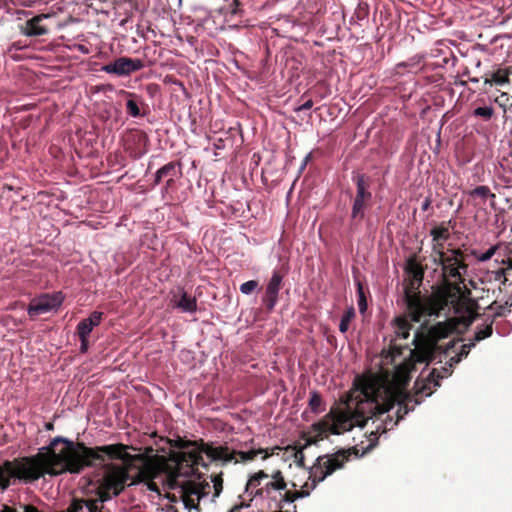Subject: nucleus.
Listing matches in <instances>:
<instances>
[{
    "label": "nucleus",
    "mask_w": 512,
    "mask_h": 512,
    "mask_svg": "<svg viewBox=\"0 0 512 512\" xmlns=\"http://www.w3.org/2000/svg\"><path fill=\"white\" fill-rule=\"evenodd\" d=\"M145 453L131 455L127 450H39V453L31 457L14 459L5 464L6 470L11 476L20 478L26 482L38 480L45 474L59 475L65 472L80 473L85 467L102 465L103 452L109 458H120L124 466H113L104 478V487L113 490L118 496L130 479L129 470L138 469L134 483L152 481L161 474H166L170 480L181 477L180 466L182 456L174 459V466L169 459L160 455H149L150 452H167V450H143Z\"/></svg>",
    "instance_id": "f257e3e1"
},
{
    "label": "nucleus",
    "mask_w": 512,
    "mask_h": 512,
    "mask_svg": "<svg viewBox=\"0 0 512 512\" xmlns=\"http://www.w3.org/2000/svg\"><path fill=\"white\" fill-rule=\"evenodd\" d=\"M410 368L407 364L399 365L389 379L385 376H368L359 379L357 387L350 393L343 403L341 411L334 421H330V428L335 432H345L354 426L363 427L373 417L381 418L385 413L382 433L397 425L414 406L408 407L410 398L406 394V385L409 382Z\"/></svg>",
    "instance_id": "f03ea898"
},
{
    "label": "nucleus",
    "mask_w": 512,
    "mask_h": 512,
    "mask_svg": "<svg viewBox=\"0 0 512 512\" xmlns=\"http://www.w3.org/2000/svg\"><path fill=\"white\" fill-rule=\"evenodd\" d=\"M410 368L407 364L399 365L389 379L385 376H368L359 379L357 387L350 393L343 403L341 411L334 421H330V428L335 432H345L354 426L363 427L373 417L381 418L385 413L382 433L397 425L414 406L408 407L410 398L406 394V385L409 382Z\"/></svg>",
    "instance_id": "7ed1b4c3"
},
{
    "label": "nucleus",
    "mask_w": 512,
    "mask_h": 512,
    "mask_svg": "<svg viewBox=\"0 0 512 512\" xmlns=\"http://www.w3.org/2000/svg\"><path fill=\"white\" fill-rule=\"evenodd\" d=\"M441 266L445 285L429 298L423 299L419 293L406 290L407 307L412 319L418 321L421 316H439L449 307L458 316L464 326H469L476 317L475 303L469 298V291L461 284L467 273L463 254L459 250H449L444 257L437 259Z\"/></svg>",
    "instance_id": "20e7f679"
},
{
    "label": "nucleus",
    "mask_w": 512,
    "mask_h": 512,
    "mask_svg": "<svg viewBox=\"0 0 512 512\" xmlns=\"http://www.w3.org/2000/svg\"><path fill=\"white\" fill-rule=\"evenodd\" d=\"M456 329L453 319L438 322L430 327L427 332L416 331L413 344L415 348L410 351L411 360L415 363H425L433 358L439 340L448 337Z\"/></svg>",
    "instance_id": "39448f33"
},
{
    "label": "nucleus",
    "mask_w": 512,
    "mask_h": 512,
    "mask_svg": "<svg viewBox=\"0 0 512 512\" xmlns=\"http://www.w3.org/2000/svg\"><path fill=\"white\" fill-rule=\"evenodd\" d=\"M359 451L360 450H336L331 456H318L316 459L317 467L314 471L315 476H317L318 471H320L318 481L324 480L325 477L332 474L335 470L342 468L344 463L348 461L352 455L354 458H361L371 450H362L361 454H359Z\"/></svg>",
    "instance_id": "423d86ee"
},
{
    "label": "nucleus",
    "mask_w": 512,
    "mask_h": 512,
    "mask_svg": "<svg viewBox=\"0 0 512 512\" xmlns=\"http://www.w3.org/2000/svg\"><path fill=\"white\" fill-rule=\"evenodd\" d=\"M343 405L337 407L330 411V413L325 417V419L319 423L314 424L311 429L304 434L303 438L305 440L304 446H292L287 445L284 448H305V446H310L317 444L320 439L328 436V434H341L342 432H335L334 429L328 428L330 426V421H334L337 415L343 411Z\"/></svg>",
    "instance_id": "0eeeda50"
},
{
    "label": "nucleus",
    "mask_w": 512,
    "mask_h": 512,
    "mask_svg": "<svg viewBox=\"0 0 512 512\" xmlns=\"http://www.w3.org/2000/svg\"><path fill=\"white\" fill-rule=\"evenodd\" d=\"M268 477V474L262 470L252 475L247 482L246 492H250L252 494L254 489H256L254 492L255 496L270 497L273 491L286 490L287 483L285 480H280V482L271 480L267 482L264 487L258 488L261 484V481L263 479H267Z\"/></svg>",
    "instance_id": "6e6552de"
},
{
    "label": "nucleus",
    "mask_w": 512,
    "mask_h": 512,
    "mask_svg": "<svg viewBox=\"0 0 512 512\" xmlns=\"http://www.w3.org/2000/svg\"><path fill=\"white\" fill-rule=\"evenodd\" d=\"M169 453V461L174 466V459L177 456H182V465L180 466V473L181 476L183 475H189L190 471L192 470V464L197 462V457L200 452H204L208 455L215 456V455H227V452L229 450H190L189 452H185L184 450H167ZM231 452L235 453L237 450H230Z\"/></svg>",
    "instance_id": "1a4fd4ad"
},
{
    "label": "nucleus",
    "mask_w": 512,
    "mask_h": 512,
    "mask_svg": "<svg viewBox=\"0 0 512 512\" xmlns=\"http://www.w3.org/2000/svg\"><path fill=\"white\" fill-rule=\"evenodd\" d=\"M62 302L61 293L43 294L31 301L27 311L30 316H38L56 310Z\"/></svg>",
    "instance_id": "9d476101"
},
{
    "label": "nucleus",
    "mask_w": 512,
    "mask_h": 512,
    "mask_svg": "<svg viewBox=\"0 0 512 512\" xmlns=\"http://www.w3.org/2000/svg\"><path fill=\"white\" fill-rule=\"evenodd\" d=\"M144 67L141 59H132L128 57H120L115 61L104 65L102 71L117 76H127L133 72L139 71Z\"/></svg>",
    "instance_id": "9b49d317"
},
{
    "label": "nucleus",
    "mask_w": 512,
    "mask_h": 512,
    "mask_svg": "<svg viewBox=\"0 0 512 512\" xmlns=\"http://www.w3.org/2000/svg\"><path fill=\"white\" fill-rule=\"evenodd\" d=\"M356 196L352 206L351 216L354 219H363L364 210L366 208V202L372 197V194L368 190V184L365 181L363 175H358L356 178Z\"/></svg>",
    "instance_id": "f8f14e48"
},
{
    "label": "nucleus",
    "mask_w": 512,
    "mask_h": 512,
    "mask_svg": "<svg viewBox=\"0 0 512 512\" xmlns=\"http://www.w3.org/2000/svg\"><path fill=\"white\" fill-rule=\"evenodd\" d=\"M170 302L173 308L179 309L181 312L194 313L197 311L196 298L189 295L183 288L172 292Z\"/></svg>",
    "instance_id": "ddd939ff"
},
{
    "label": "nucleus",
    "mask_w": 512,
    "mask_h": 512,
    "mask_svg": "<svg viewBox=\"0 0 512 512\" xmlns=\"http://www.w3.org/2000/svg\"><path fill=\"white\" fill-rule=\"evenodd\" d=\"M430 235L432 236V258L433 262L437 263V259L444 257L447 252L444 251V243L450 237V233L447 227L437 226L431 229Z\"/></svg>",
    "instance_id": "4468645a"
},
{
    "label": "nucleus",
    "mask_w": 512,
    "mask_h": 512,
    "mask_svg": "<svg viewBox=\"0 0 512 512\" xmlns=\"http://www.w3.org/2000/svg\"><path fill=\"white\" fill-rule=\"evenodd\" d=\"M282 280L283 276L278 271H274L267 284L266 295L264 298V302L268 310H272L277 303Z\"/></svg>",
    "instance_id": "2eb2a0df"
},
{
    "label": "nucleus",
    "mask_w": 512,
    "mask_h": 512,
    "mask_svg": "<svg viewBox=\"0 0 512 512\" xmlns=\"http://www.w3.org/2000/svg\"><path fill=\"white\" fill-rule=\"evenodd\" d=\"M49 18L47 14H40L26 21L21 31L26 36H41L48 32V28L42 24L43 20Z\"/></svg>",
    "instance_id": "dca6fc26"
},
{
    "label": "nucleus",
    "mask_w": 512,
    "mask_h": 512,
    "mask_svg": "<svg viewBox=\"0 0 512 512\" xmlns=\"http://www.w3.org/2000/svg\"><path fill=\"white\" fill-rule=\"evenodd\" d=\"M405 303L407 304V301L405 300ZM406 310H408V307L406 306ZM422 316L419 318L417 322L421 320ZM410 320L413 322H416L412 319V316L410 315L409 311H407V315L405 316H399L393 321V329L398 338L401 339H407L410 335V330L412 328V325L410 324Z\"/></svg>",
    "instance_id": "f3484780"
},
{
    "label": "nucleus",
    "mask_w": 512,
    "mask_h": 512,
    "mask_svg": "<svg viewBox=\"0 0 512 512\" xmlns=\"http://www.w3.org/2000/svg\"><path fill=\"white\" fill-rule=\"evenodd\" d=\"M102 319V313L94 311L91 315L79 322L77 326V332L79 337H89L93 328L98 326Z\"/></svg>",
    "instance_id": "a211bd4d"
},
{
    "label": "nucleus",
    "mask_w": 512,
    "mask_h": 512,
    "mask_svg": "<svg viewBox=\"0 0 512 512\" xmlns=\"http://www.w3.org/2000/svg\"><path fill=\"white\" fill-rule=\"evenodd\" d=\"M177 174H178V169H177L176 165L174 163L170 162V163L164 165L162 168H160L156 172L155 182L158 184L162 180H166L167 184L169 185L174 180V178L177 176Z\"/></svg>",
    "instance_id": "6ab92c4d"
},
{
    "label": "nucleus",
    "mask_w": 512,
    "mask_h": 512,
    "mask_svg": "<svg viewBox=\"0 0 512 512\" xmlns=\"http://www.w3.org/2000/svg\"><path fill=\"white\" fill-rule=\"evenodd\" d=\"M307 484H305L301 490L298 491H290L286 490L284 494H281V498L279 500V508L282 509L284 507V503H293L299 498H304L309 496V491L305 489Z\"/></svg>",
    "instance_id": "aec40b11"
},
{
    "label": "nucleus",
    "mask_w": 512,
    "mask_h": 512,
    "mask_svg": "<svg viewBox=\"0 0 512 512\" xmlns=\"http://www.w3.org/2000/svg\"><path fill=\"white\" fill-rule=\"evenodd\" d=\"M91 502L89 499L72 497L67 508L59 512H85V510L89 512Z\"/></svg>",
    "instance_id": "412c9836"
},
{
    "label": "nucleus",
    "mask_w": 512,
    "mask_h": 512,
    "mask_svg": "<svg viewBox=\"0 0 512 512\" xmlns=\"http://www.w3.org/2000/svg\"><path fill=\"white\" fill-rule=\"evenodd\" d=\"M509 82V72L507 69H498L491 74L490 79H486L485 83H494L503 86Z\"/></svg>",
    "instance_id": "4be33fe9"
},
{
    "label": "nucleus",
    "mask_w": 512,
    "mask_h": 512,
    "mask_svg": "<svg viewBox=\"0 0 512 512\" xmlns=\"http://www.w3.org/2000/svg\"><path fill=\"white\" fill-rule=\"evenodd\" d=\"M271 451H272L271 453H268V450H246V451L239 450L238 454L242 461L247 462V461H253L258 454L263 453V452H265V455L262 457V459L265 460L270 455L274 454V450H271Z\"/></svg>",
    "instance_id": "5701e85b"
},
{
    "label": "nucleus",
    "mask_w": 512,
    "mask_h": 512,
    "mask_svg": "<svg viewBox=\"0 0 512 512\" xmlns=\"http://www.w3.org/2000/svg\"><path fill=\"white\" fill-rule=\"evenodd\" d=\"M355 317V309L353 307H349L341 317V321L339 324V330L341 333H346L349 329L351 321Z\"/></svg>",
    "instance_id": "b1692460"
},
{
    "label": "nucleus",
    "mask_w": 512,
    "mask_h": 512,
    "mask_svg": "<svg viewBox=\"0 0 512 512\" xmlns=\"http://www.w3.org/2000/svg\"><path fill=\"white\" fill-rule=\"evenodd\" d=\"M471 197H479L483 202H485L488 198L494 199L495 195L491 193L489 187L487 186H478L472 191L469 192Z\"/></svg>",
    "instance_id": "393cba45"
},
{
    "label": "nucleus",
    "mask_w": 512,
    "mask_h": 512,
    "mask_svg": "<svg viewBox=\"0 0 512 512\" xmlns=\"http://www.w3.org/2000/svg\"><path fill=\"white\" fill-rule=\"evenodd\" d=\"M492 334V321L489 324H486L484 327L478 329L475 332V337L473 342H477L489 337Z\"/></svg>",
    "instance_id": "a878e982"
},
{
    "label": "nucleus",
    "mask_w": 512,
    "mask_h": 512,
    "mask_svg": "<svg viewBox=\"0 0 512 512\" xmlns=\"http://www.w3.org/2000/svg\"><path fill=\"white\" fill-rule=\"evenodd\" d=\"M14 460H12L11 462H13ZM9 461H5L2 468H0V487L5 489L9 486V478H17L19 479L18 477H15V476H11L8 471L6 470V467H5V464L8 463Z\"/></svg>",
    "instance_id": "bb28decb"
},
{
    "label": "nucleus",
    "mask_w": 512,
    "mask_h": 512,
    "mask_svg": "<svg viewBox=\"0 0 512 512\" xmlns=\"http://www.w3.org/2000/svg\"><path fill=\"white\" fill-rule=\"evenodd\" d=\"M322 400L321 397L317 393H312L309 400V407L312 412L319 413L321 412Z\"/></svg>",
    "instance_id": "cd10ccee"
},
{
    "label": "nucleus",
    "mask_w": 512,
    "mask_h": 512,
    "mask_svg": "<svg viewBox=\"0 0 512 512\" xmlns=\"http://www.w3.org/2000/svg\"><path fill=\"white\" fill-rule=\"evenodd\" d=\"M258 287V282L255 280H249L247 282H244L240 286L241 293L245 295L251 294L256 288Z\"/></svg>",
    "instance_id": "c85d7f7f"
},
{
    "label": "nucleus",
    "mask_w": 512,
    "mask_h": 512,
    "mask_svg": "<svg viewBox=\"0 0 512 512\" xmlns=\"http://www.w3.org/2000/svg\"><path fill=\"white\" fill-rule=\"evenodd\" d=\"M494 113V110L492 107H478L474 110V115L483 117L485 119H490Z\"/></svg>",
    "instance_id": "c756f323"
},
{
    "label": "nucleus",
    "mask_w": 512,
    "mask_h": 512,
    "mask_svg": "<svg viewBox=\"0 0 512 512\" xmlns=\"http://www.w3.org/2000/svg\"><path fill=\"white\" fill-rule=\"evenodd\" d=\"M126 108H127V112L132 116V117H138L140 116V109L138 107V104L136 101H134L133 99H129L126 103Z\"/></svg>",
    "instance_id": "7c9ffc66"
},
{
    "label": "nucleus",
    "mask_w": 512,
    "mask_h": 512,
    "mask_svg": "<svg viewBox=\"0 0 512 512\" xmlns=\"http://www.w3.org/2000/svg\"><path fill=\"white\" fill-rule=\"evenodd\" d=\"M285 451L286 452H288V451L292 452V456L294 457V462L299 467H305V464H304V454H303L304 450H285Z\"/></svg>",
    "instance_id": "2f4dec72"
},
{
    "label": "nucleus",
    "mask_w": 512,
    "mask_h": 512,
    "mask_svg": "<svg viewBox=\"0 0 512 512\" xmlns=\"http://www.w3.org/2000/svg\"><path fill=\"white\" fill-rule=\"evenodd\" d=\"M496 250H497V246H492V247H490L487 251H485L484 253H482L481 255H479V256L477 257V259H478L479 261H481V262L488 261V260H490V259L494 256V254H495Z\"/></svg>",
    "instance_id": "473e14b6"
},
{
    "label": "nucleus",
    "mask_w": 512,
    "mask_h": 512,
    "mask_svg": "<svg viewBox=\"0 0 512 512\" xmlns=\"http://www.w3.org/2000/svg\"><path fill=\"white\" fill-rule=\"evenodd\" d=\"M98 494H99L98 498H95V499L90 498L89 499V501H96V503H95L96 506L103 505L104 502L110 500V498H111L110 494L107 491H100Z\"/></svg>",
    "instance_id": "72a5a7b5"
},
{
    "label": "nucleus",
    "mask_w": 512,
    "mask_h": 512,
    "mask_svg": "<svg viewBox=\"0 0 512 512\" xmlns=\"http://www.w3.org/2000/svg\"><path fill=\"white\" fill-rule=\"evenodd\" d=\"M59 443H65V444L67 445V446H66V448H75V447L73 446V442L69 441V440H68V439H66V438H62V437H56V438H54V439L51 441L50 445H49V446H47L46 448H54V446H56V445H57V444H59Z\"/></svg>",
    "instance_id": "f704fd0d"
},
{
    "label": "nucleus",
    "mask_w": 512,
    "mask_h": 512,
    "mask_svg": "<svg viewBox=\"0 0 512 512\" xmlns=\"http://www.w3.org/2000/svg\"><path fill=\"white\" fill-rule=\"evenodd\" d=\"M381 425H377L376 426V431H371L370 432V438H369V443L367 444V446L365 448L367 449H370V448H373L377 443H376V434L379 433V429H380Z\"/></svg>",
    "instance_id": "c9c22d12"
},
{
    "label": "nucleus",
    "mask_w": 512,
    "mask_h": 512,
    "mask_svg": "<svg viewBox=\"0 0 512 512\" xmlns=\"http://www.w3.org/2000/svg\"><path fill=\"white\" fill-rule=\"evenodd\" d=\"M461 356H459L458 354L456 356H453L450 358L449 360V368H446L444 367L443 370L445 371L446 374L449 373L450 369L457 363H459L461 361Z\"/></svg>",
    "instance_id": "e433bc0d"
},
{
    "label": "nucleus",
    "mask_w": 512,
    "mask_h": 512,
    "mask_svg": "<svg viewBox=\"0 0 512 512\" xmlns=\"http://www.w3.org/2000/svg\"><path fill=\"white\" fill-rule=\"evenodd\" d=\"M214 482V489H215V495L218 496L220 492L222 491V479L218 476H215L213 479Z\"/></svg>",
    "instance_id": "4c0bfd02"
},
{
    "label": "nucleus",
    "mask_w": 512,
    "mask_h": 512,
    "mask_svg": "<svg viewBox=\"0 0 512 512\" xmlns=\"http://www.w3.org/2000/svg\"><path fill=\"white\" fill-rule=\"evenodd\" d=\"M475 346V342H471L470 344H464L461 346V351L458 353L459 356H461V358L465 357L468 355L471 347Z\"/></svg>",
    "instance_id": "58836bf2"
},
{
    "label": "nucleus",
    "mask_w": 512,
    "mask_h": 512,
    "mask_svg": "<svg viewBox=\"0 0 512 512\" xmlns=\"http://www.w3.org/2000/svg\"><path fill=\"white\" fill-rule=\"evenodd\" d=\"M359 296H360V299H359V309H360L361 312H363L366 309V301H365L364 294H363V291H362V287H361L360 284H359Z\"/></svg>",
    "instance_id": "ea45409f"
},
{
    "label": "nucleus",
    "mask_w": 512,
    "mask_h": 512,
    "mask_svg": "<svg viewBox=\"0 0 512 512\" xmlns=\"http://www.w3.org/2000/svg\"><path fill=\"white\" fill-rule=\"evenodd\" d=\"M80 338V350L81 352L85 353L88 350V337H79Z\"/></svg>",
    "instance_id": "a19ab883"
},
{
    "label": "nucleus",
    "mask_w": 512,
    "mask_h": 512,
    "mask_svg": "<svg viewBox=\"0 0 512 512\" xmlns=\"http://www.w3.org/2000/svg\"><path fill=\"white\" fill-rule=\"evenodd\" d=\"M271 478L273 481H279V482H280V480H285L283 477V474L280 470L274 471L271 475Z\"/></svg>",
    "instance_id": "79ce46f5"
},
{
    "label": "nucleus",
    "mask_w": 512,
    "mask_h": 512,
    "mask_svg": "<svg viewBox=\"0 0 512 512\" xmlns=\"http://www.w3.org/2000/svg\"><path fill=\"white\" fill-rule=\"evenodd\" d=\"M96 448H132L131 446L124 445V444H111V445H105V446H97Z\"/></svg>",
    "instance_id": "37998d69"
},
{
    "label": "nucleus",
    "mask_w": 512,
    "mask_h": 512,
    "mask_svg": "<svg viewBox=\"0 0 512 512\" xmlns=\"http://www.w3.org/2000/svg\"><path fill=\"white\" fill-rule=\"evenodd\" d=\"M96 501L90 503L89 512H101L103 505L96 506Z\"/></svg>",
    "instance_id": "c03bdc74"
},
{
    "label": "nucleus",
    "mask_w": 512,
    "mask_h": 512,
    "mask_svg": "<svg viewBox=\"0 0 512 512\" xmlns=\"http://www.w3.org/2000/svg\"><path fill=\"white\" fill-rule=\"evenodd\" d=\"M312 106H313V102H312V100H307L305 103H303V104L299 107V110H308V109H310Z\"/></svg>",
    "instance_id": "a18cd8bd"
},
{
    "label": "nucleus",
    "mask_w": 512,
    "mask_h": 512,
    "mask_svg": "<svg viewBox=\"0 0 512 512\" xmlns=\"http://www.w3.org/2000/svg\"><path fill=\"white\" fill-rule=\"evenodd\" d=\"M0 512H17V510L13 507H10L8 505H3Z\"/></svg>",
    "instance_id": "49530a36"
},
{
    "label": "nucleus",
    "mask_w": 512,
    "mask_h": 512,
    "mask_svg": "<svg viewBox=\"0 0 512 512\" xmlns=\"http://www.w3.org/2000/svg\"><path fill=\"white\" fill-rule=\"evenodd\" d=\"M430 205V200L426 199L424 203L422 204V209L427 210Z\"/></svg>",
    "instance_id": "de8ad7c7"
},
{
    "label": "nucleus",
    "mask_w": 512,
    "mask_h": 512,
    "mask_svg": "<svg viewBox=\"0 0 512 512\" xmlns=\"http://www.w3.org/2000/svg\"><path fill=\"white\" fill-rule=\"evenodd\" d=\"M310 159V154H308L305 158H304V161H303V164L301 166V169H304V167L306 166V164L308 163Z\"/></svg>",
    "instance_id": "09e8293b"
},
{
    "label": "nucleus",
    "mask_w": 512,
    "mask_h": 512,
    "mask_svg": "<svg viewBox=\"0 0 512 512\" xmlns=\"http://www.w3.org/2000/svg\"><path fill=\"white\" fill-rule=\"evenodd\" d=\"M453 346H454V342H453V341L449 342V344L447 345V347H446V349H445V353H448V350H449L450 348H452Z\"/></svg>",
    "instance_id": "8fccbe9b"
},
{
    "label": "nucleus",
    "mask_w": 512,
    "mask_h": 512,
    "mask_svg": "<svg viewBox=\"0 0 512 512\" xmlns=\"http://www.w3.org/2000/svg\"><path fill=\"white\" fill-rule=\"evenodd\" d=\"M149 488H150L151 490H157V486H156V484H155V483H151V484L149 485Z\"/></svg>",
    "instance_id": "3c124183"
},
{
    "label": "nucleus",
    "mask_w": 512,
    "mask_h": 512,
    "mask_svg": "<svg viewBox=\"0 0 512 512\" xmlns=\"http://www.w3.org/2000/svg\"><path fill=\"white\" fill-rule=\"evenodd\" d=\"M504 274V271L503 270H500L497 272V278L499 279L502 275Z\"/></svg>",
    "instance_id": "603ef678"
},
{
    "label": "nucleus",
    "mask_w": 512,
    "mask_h": 512,
    "mask_svg": "<svg viewBox=\"0 0 512 512\" xmlns=\"http://www.w3.org/2000/svg\"><path fill=\"white\" fill-rule=\"evenodd\" d=\"M176 448L182 449V448H185V445H184V443H181V444L177 445Z\"/></svg>",
    "instance_id": "864d4df0"
},
{
    "label": "nucleus",
    "mask_w": 512,
    "mask_h": 512,
    "mask_svg": "<svg viewBox=\"0 0 512 512\" xmlns=\"http://www.w3.org/2000/svg\"><path fill=\"white\" fill-rule=\"evenodd\" d=\"M77 448L84 449V448H86V447L84 446V444H80V445H78V447H77Z\"/></svg>",
    "instance_id": "5fc2aeb1"
},
{
    "label": "nucleus",
    "mask_w": 512,
    "mask_h": 512,
    "mask_svg": "<svg viewBox=\"0 0 512 512\" xmlns=\"http://www.w3.org/2000/svg\"><path fill=\"white\" fill-rule=\"evenodd\" d=\"M198 448H206V449H209V448H212L211 446H199Z\"/></svg>",
    "instance_id": "6e6d98bb"
},
{
    "label": "nucleus",
    "mask_w": 512,
    "mask_h": 512,
    "mask_svg": "<svg viewBox=\"0 0 512 512\" xmlns=\"http://www.w3.org/2000/svg\"><path fill=\"white\" fill-rule=\"evenodd\" d=\"M316 486V481L313 480V483H312V488H314Z\"/></svg>",
    "instance_id": "4d7b16f0"
},
{
    "label": "nucleus",
    "mask_w": 512,
    "mask_h": 512,
    "mask_svg": "<svg viewBox=\"0 0 512 512\" xmlns=\"http://www.w3.org/2000/svg\"><path fill=\"white\" fill-rule=\"evenodd\" d=\"M51 428H52V424H48L47 429H51Z\"/></svg>",
    "instance_id": "13d9d810"
},
{
    "label": "nucleus",
    "mask_w": 512,
    "mask_h": 512,
    "mask_svg": "<svg viewBox=\"0 0 512 512\" xmlns=\"http://www.w3.org/2000/svg\"><path fill=\"white\" fill-rule=\"evenodd\" d=\"M122 93H123V94H127V95L131 96V94H130V93H127L126 91H122Z\"/></svg>",
    "instance_id": "bf43d9fd"
}]
</instances>
